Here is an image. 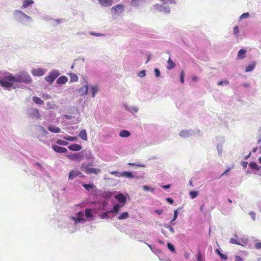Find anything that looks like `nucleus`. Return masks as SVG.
Wrapping results in <instances>:
<instances>
[{
  "instance_id": "nucleus-1",
  "label": "nucleus",
  "mask_w": 261,
  "mask_h": 261,
  "mask_svg": "<svg viewBox=\"0 0 261 261\" xmlns=\"http://www.w3.org/2000/svg\"><path fill=\"white\" fill-rule=\"evenodd\" d=\"M93 217L92 210L86 208L84 212L83 211H80L69 217V221L67 222L66 227L70 233H73L77 230L80 224H84L87 220H92Z\"/></svg>"
},
{
  "instance_id": "nucleus-2",
  "label": "nucleus",
  "mask_w": 261,
  "mask_h": 261,
  "mask_svg": "<svg viewBox=\"0 0 261 261\" xmlns=\"http://www.w3.org/2000/svg\"><path fill=\"white\" fill-rule=\"evenodd\" d=\"M115 199L118 201V203L115 204L110 211L101 212L100 217L101 219L112 218L118 214L120 208L123 206L126 201V197L121 193H118L114 196Z\"/></svg>"
},
{
  "instance_id": "nucleus-3",
  "label": "nucleus",
  "mask_w": 261,
  "mask_h": 261,
  "mask_svg": "<svg viewBox=\"0 0 261 261\" xmlns=\"http://www.w3.org/2000/svg\"><path fill=\"white\" fill-rule=\"evenodd\" d=\"M14 76L13 74L7 72L0 71V86L8 90H10L12 88L15 89L14 86L15 82Z\"/></svg>"
},
{
  "instance_id": "nucleus-4",
  "label": "nucleus",
  "mask_w": 261,
  "mask_h": 261,
  "mask_svg": "<svg viewBox=\"0 0 261 261\" xmlns=\"http://www.w3.org/2000/svg\"><path fill=\"white\" fill-rule=\"evenodd\" d=\"M13 15L15 20L23 25L30 26L33 22V18L21 10H14Z\"/></svg>"
},
{
  "instance_id": "nucleus-5",
  "label": "nucleus",
  "mask_w": 261,
  "mask_h": 261,
  "mask_svg": "<svg viewBox=\"0 0 261 261\" xmlns=\"http://www.w3.org/2000/svg\"><path fill=\"white\" fill-rule=\"evenodd\" d=\"M15 78V82L22 83L26 84H30L32 82L31 76L27 72L22 71L18 74L14 75Z\"/></svg>"
},
{
  "instance_id": "nucleus-6",
  "label": "nucleus",
  "mask_w": 261,
  "mask_h": 261,
  "mask_svg": "<svg viewBox=\"0 0 261 261\" xmlns=\"http://www.w3.org/2000/svg\"><path fill=\"white\" fill-rule=\"evenodd\" d=\"M81 169L87 174H94L97 175L100 172V170L99 169L90 167L86 163L82 164Z\"/></svg>"
},
{
  "instance_id": "nucleus-7",
  "label": "nucleus",
  "mask_w": 261,
  "mask_h": 261,
  "mask_svg": "<svg viewBox=\"0 0 261 261\" xmlns=\"http://www.w3.org/2000/svg\"><path fill=\"white\" fill-rule=\"evenodd\" d=\"M59 71L53 70L50 71L48 75L45 77V80L49 84H52L55 79L60 75Z\"/></svg>"
},
{
  "instance_id": "nucleus-8",
  "label": "nucleus",
  "mask_w": 261,
  "mask_h": 261,
  "mask_svg": "<svg viewBox=\"0 0 261 261\" xmlns=\"http://www.w3.org/2000/svg\"><path fill=\"white\" fill-rule=\"evenodd\" d=\"M154 7V9L161 12L168 14L170 12V7L164 2L161 4H155Z\"/></svg>"
},
{
  "instance_id": "nucleus-9",
  "label": "nucleus",
  "mask_w": 261,
  "mask_h": 261,
  "mask_svg": "<svg viewBox=\"0 0 261 261\" xmlns=\"http://www.w3.org/2000/svg\"><path fill=\"white\" fill-rule=\"evenodd\" d=\"M80 157L81 160L85 159L88 161H92L93 159L92 152L90 150H84L81 151Z\"/></svg>"
},
{
  "instance_id": "nucleus-10",
  "label": "nucleus",
  "mask_w": 261,
  "mask_h": 261,
  "mask_svg": "<svg viewBox=\"0 0 261 261\" xmlns=\"http://www.w3.org/2000/svg\"><path fill=\"white\" fill-rule=\"evenodd\" d=\"M196 134V132L194 130L187 129L182 130L179 133V135L182 138H187L190 137L194 136Z\"/></svg>"
},
{
  "instance_id": "nucleus-11",
  "label": "nucleus",
  "mask_w": 261,
  "mask_h": 261,
  "mask_svg": "<svg viewBox=\"0 0 261 261\" xmlns=\"http://www.w3.org/2000/svg\"><path fill=\"white\" fill-rule=\"evenodd\" d=\"M109 203L106 201H103L101 202L98 203L95 205V208L94 209V212L97 213L100 211H107V207Z\"/></svg>"
},
{
  "instance_id": "nucleus-12",
  "label": "nucleus",
  "mask_w": 261,
  "mask_h": 261,
  "mask_svg": "<svg viewBox=\"0 0 261 261\" xmlns=\"http://www.w3.org/2000/svg\"><path fill=\"white\" fill-rule=\"evenodd\" d=\"M217 140L220 141V143L218 144L217 145V149L218 152L219 156H221L222 153V144L224 142V138L222 137H217Z\"/></svg>"
},
{
  "instance_id": "nucleus-13",
  "label": "nucleus",
  "mask_w": 261,
  "mask_h": 261,
  "mask_svg": "<svg viewBox=\"0 0 261 261\" xmlns=\"http://www.w3.org/2000/svg\"><path fill=\"white\" fill-rule=\"evenodd\" d=\"M123 107H124L125 110L129 112L132 114L136 113L138 112L139 109L136 106H129L126 103H124Z\"/></svg>"
},
{
  "instance_id": "nucleus-14",
  "label": "nucleus",
  "mask_w": 261,
  "mask_h": 261,
  "mask_svg": "<svg viewBox=\"0 0 261 261\" xmlns=\"http://www.w3.org/2000/svg\"><path fill=\"white\" fill-rule=\"evenodd\" d=\"M82 173L78 170H72L70 171L68 175V179L73 180L79 175H81Z\"/></svg>"
},
{
  "instance_id": "nucleus-15",
  "label": "nucleus",
  "mask_w": 261,
  "mask_h": 261,
  "mask_svg": "<svg viewBox=\"0 0 261 261\" xmlns=\"http://www.w3.org/2000/svg\"><path fill=\"white\" fill-rule=\"evenodd\" d=\"M89 90V86L87 82H85V84L81 87V88L79 90V93L80 95L83 96L84 95H86L88 93Z\"/></svg>"
},
{
  "instance_id": "nucleus-16",
  "label": "nucleus",
  "mask_w": 261,
  "mask_h": 261,
  "mask_svg": "<svg viewBox=\"0 0 261 261\" xmlns=\"http://www.w3.org/2000/svg\"><path fill=\"white\" fill-rule=\"evenodd\" d=\"M31 73L34 76H41L45 74V71L43 68H39L33 69Z\"/></svg>"
},
{
  "instance_id": "nucleus-17",
  "label": "nucleus",
  "mask_w": 261,
  "mask_h": 261,
  "mask_svg": "<svg viewBox=\"0 0 261 261\" xmlns=\"http://www.w3.org/2000/svg\"><path fill=\"white\" fill-rule=\"evenodd\" d=\"M53 149L57 153H65L67 151V149L63 147H61L57 145H52Z\"/></svg>"
},
{
  "instance_id": "nucleus-18",
  "label": "nucleus",
  "mask_w": 261,
  "mask_h": 261,
  "mask_svg": "<svg viewBox=\"0 0 261 261\" xmlns=\"http://www.w3.org/2000/svg\"><path fill=\"white\" fill-rule=\"evenodd\" d=\"M30 115L31 117L36 119H39L41 116L39 111L37 109H32L30 112Z\"/></svg>"
},
{
  "instance_id": "nucleus-19",
  "label": "nucleus",
  "mask_w": 261,
  "mask_h": 261,
  "mask_svg": "<svg viewBox=\"0 0 261 261\" xmlns=\"http://www.w3.org/2000/svg\"><path fill=\"white\" fill-rule=\"evenodd\" d=\"M124 9V7L122 5L118 4L112 8L111 10L114 13H121Z\"/></svg>"
},
{
  "instance_id": "nucleus-20",
  "label": "nucleus",
  "mask_w": 261,
  "mask_h": 261,
  "mask_svg": "<svg viewBox=\"0 0 261 261\" xmlns=\"http://www.w3.org/2000/svg\"><path fill=\"white\" fill-rule=\"evenodd\" d=\"M68 148L70 150L72 151H79L82 149V147L80 145L77 144H72L68 146Z\"/></svg>"
},
{
  "instance_id": "nucleus-21",
  "label": "nucleus",
  "mask_w": 261,
  "mask_h": 261,
  "mask_svg": "<svg viewBox=\"0 0 261 261\" xmlns=\"http://www.w3.org/2000/svg\"><path fill=\"white\" fill-rule=\"evenodd\" d=\"M34 3L33 0H23L22 5L21 7V9H24L27 8L30 5H33Z\"/></svg>"
},
{
  "instance_id": "nucleus-22",
  "label": "nucleus",
  "mask_w": 261,
  "mask_h": 261,
  "mask_svg": "<svg viewBox=\"0 0 261 261\" xmlns=\"http://www.w3.org/2000/svg\"><path fill=\"white\" fill-rule=\"evenodd\" d=\"M68 158L72 160H75L77 162H80L81 161L80 157V152L77 153H73L71 154H69L68 155Z\"/></svg>"
},
{
  "instance_id": "nucleus-23",
  "label": "nucleus",
  "mask_w": 261,
  "mask_h": 261,
  "mask_svg": "<svg viewBox=\"0 0 261 261\" xmlns=\"http://www.w3.org/2000/svg\"><path fill=\"white\" fill-rule=\"evenodd\" d=\"M89 88H90V92L91 93L92 96L94 97L98 92V87L97 86L90 85L89 86Z\"/></svg>"
},
{
  "instance_id": "nucleus-24",
  "label": "nucleus",
  "mask_w": 261,
  "mask_h": 261,
  "mask_svg": "<svg viewBox=\"0 0 261 261\" xmlns=\"http://www.w3.org/2000/svg\"><path fill=\"white\" fill-rule=\"evenodd\" d=\"M68 80V78L66 76L62 75L57 79L56 82L59 85L65 84L67 82Z\"/></svg>"
},
{
  "instance_id": "nucleus-25",
  "label": "nucleus",
  "mask_w": 261,
  "mask_h": 261,
  "mask_svg": "<svg viewBox=\"0 0 261 261\" xmlns=\"http://www.w3.org/2000/svg\"><path fill=\"white\" fill-rule=\"evenodd\" d=\"M47 128L50 132L55 133H59L61 131V129L59 127L53 125H49Z\"/></svg>"
},
{
  "instance_id": "nucleus-26",
  "label": "nucleus",
  "mask_w": 261,
  "mask_h": 261,
  "mask_svg": "<svg viewBox=\"0 0 261 261\" xmlns=\"http://www.w3.org/2000/svg\"><path fill=\"white\" fill-rule=\"evenodd\" d=\"M125 177L128 178H133L134 175L132 172L130 171H123L121 173V177Z\"/></svg>"
},
{
  "instance_id": "nucleus-27",
  "label": "nucleus",
  "mask_w": 261,
  "mask_h": 261,
  "mask_svg": "<svg viewBox=\"0 0 261 261\" xmlns=\"http://www.w3.org/2000/svg\"><path fill=\"white\" fill-rule=\"evenodd\" d=\"M119 135L122 138H127L130 136V133L127 130L123 129L120 132Z\"/></svg>"
},
{
  "instance_id": "nucleus-28",
  "label": "nucleus",
  "mask_w": 261,
  "mask_h": 261,
  "mask_svg": "<svg viewBox=\"0 0 261 261\" xmlns=\"http://www.w3.org/2000/svg\"><path fill=\"white\" fill-rule=\"evenodd\" d=\"M144 2L143 0H132L130 4L134 7H139L142 3Z\"/></svg>"
},
{
  "instance_id": "nucleus-29",
  "label": "nucleus",
  "mask_w": 261,
  "mask_h": 261,
  "mask_svg": "<svg viewBox=\"0 0 261 261\" xmlns=\"http://www.w3.org/2000/svg\"><path fill=\"white\" fill-rule=\"evenodd\" d=\"M99 3L103 6H110L112 5L111 0H98Z\"/></svg>"
},
{
  "instance_id": "nucleus-30",
  "label": "nucleus",
  "mask_w": 261,
  "mask_h": 261,
  "mask_svg": "<svg viewBox=\"0 0 261 261\" xmlns=\"http://www.w3.org/2000/svg\"><path fill=\"white\" fill-rule=\"evenodd\" d=\"M79 137L84 141H86L87 140V132L86 129H82L80 134Z\"/></svg>"
},
{
  "instance_id": "nucleus-31",
  "label": "nucleus",
  "mask_w": 261,
  "mask_h": 261,
  "mask_svg": "<svg viewBox=\"0 0 261 261\" xmlns=\"http://www.w3.org/2000/svg\"><path fill=\"white\" fill-rule=\"evenodd\" d=\"M256 63L255 62H253L252 64H250L249 65H248L245 69V71L246 72H251L252 71L255 67Z\"/></svg>"
},
{
  "instance_id": "nucleus-32",
  "label": "nucleus",
  "mask_w": 261,
  "mask_h": 261,
  "mask_svg": "<svg viewBox=\"0 0 261 261\" xmlns=\"http://www.w3.org/2000/svg\"><path fill=\"white\" fill-rule=\"evenodd\" d=\"M69 75L70 76V83L76 82L78 81L79 77L76 74H75L74 73H69Z\"/></svg>"
},
{
  "instance_id": "nucleus-33",
  "label": "nucleus",
  "mask_w": 261,
  "mask_h": 261,
  "mask_svg": "<svg viewBox=\"0 0 261 261\" xmlns=\"http://www.w3.org/2000/svg\"><path fill=\"white\" fill-rule=\"evenodd\" d=\"M249 166L250 168L254 169L255 171H258L259 170V166L254 162H251L249 163Z\"/></svg>"
},
{
  "instance_id": "nucleus-34",
  "label": "nucleus",
  "mask_w": 261,
  "mask_h": 261,
  "mask_svg": "<svg viewBox=\"0 0 261 261\" xmlns=\"http://www.w3.org/2000/svg\"><path fill=\"white\" fill-rule=\"evenodd\" d=\"M246 53V50L244 49H241L238 53V57L240 59H243Z\"/></svg>"
},
{
  "instance_id": "nucleus-35",
  "label": "nucleus",
  "mask_w": 261,
  "mask_h": 261,
  "mask_svg": "<svg viewBox=\"0 0 261 261\" xmlns=\"http://www.w3.org/2000/svg\"><path fill=\"white\" fill-rule=\"evenodd\" d=\"M129 217V214L127 212H125L121 213L118 217V219L119 220H124L127 219Z\"/></svg>"
},
{
  "instance_id": "nucleus-36",
  "label": "nucleus",
  "mask_w": 261,
  "mask_h": 261,
  "mask_svg": "<svg viewBox=\"0 0 261 261\" xmlns=\"http://www.w3.org/2000/svg\"><path fill=\"white\" fill-rule=\"evenodd\" d=\"M33 100L35 103L40 105H42L44 103L43 101L40 98L37 96H34L33 97Z\"/></svg>"
},
{
  "instance_id": "nucleus-37",
  "label": "nucleus",
  "mask_w": 261,
  "mask_h": 261,
  "mask_svg": "<svg viewBox=\"0 0 261 261\" xmlns=\"http://www.w3.org/2000/svg\"><path fill=\"white\" fill-rule=\"evenodd\" d=\"M83 187L88 191H90L95 187L94 185L92 183L90 184H84L83 185Z\"/></svg>"
},
{
  "instance_id": "nucleus-38",
  "label": "nucleus",
  "mask_w": 261,
  "mask_h": 261,
  "mask_svg": "<svg viewBox=\"0 0 261 261\" xmlns=\"http://www.w3.org/2000/svg\"><path fill=\"white\" fill-rule=\"evenodd\" d=\"M167 63L168 64L167 68L169 70L173 69L175 66V64L170 58L167 61Z\"/></svg>"
},
{
  "instance_id": "nucleus-39",
  "label": "nucleus",
  "mask_w": 261,
  "mask_h": 261,
  "mask_svg": "<svg viewBox=\"0 0 261 261\" xmlns=\"http://www.w3.org/2000/svg\"><path fill=\"white\" fill-rule=\"evenodd\" d=\"M63 138L65 140L69 141H75L77 139L76 137H72V136H70L68 135H66L65 136L63 137Z\"/></svg>"
},
{
  "instance_id": "nucleus-40",
  "label": "nucleus",
  "mask_w": 261,
  "mask_h": 261,
  "mask_svg": "<svg viewBox=\"0 0 261 261\" xmlns=\"http://www.w3.org/2000/svg\"><path fill=\"white\" fill-rule=\"evenodd\" d=\"M189 195L192 199H195L198 195V192L197 191H191L189 192Z\"/></svg>"
},
{
  "instance_id": "nucleus-41",
  "label": "nucleus",
  "mask_w": 261,
  "mask_h": 261,
  "mask_svg": "<svg viewBox=\"0 0 261 261\" xmlns=\"http://www.w3.org/2000/svg\"><path fill=\"white\" fill-rule=\"evenodd\" d=\"M143 189L145 191H150L152 193L154 192V189L150 188L148 185H144L142 186Z\"/></svg>"
},
{
  "instance_id": "nucleus-42",
  "label": "nucleus",
  "mask_w": 261,
  "mask_h": 261,
  "mask_svg": "<svg viewBox=\"0 0 261 261\" xmlns=\"http://www.w3.org/2000/svg\"><path fill=\"white\" fill-rule=\"evenodd\" d=\"M255 248L257 250L261 249V241L257 239L255 241Z\"/></svg>"
},
{
  "instance_id": "nucleus-43",
  "label": "nucleus",
  "mask_w": 261,
  "mask_h": 261,
  "mask_svg": "<svg viewBox=\"0 0 261 261\" xmlns=\"http://www.w3.org/2000/svg\"><path fill=\"white\" fill-rule=\"evenodd\" d=\"M56 143L59 145H64V146H66L68 144V142L63 140H61V139L57 140L56 141Z\"/></svg>"
},
{
  "instance_id": "nucleus-44",
  "label": "nucleus",
  "mask_w": 261,
  "mask_h": 261,
  "mask_svg": "<svg viewBox=\"0 0 261 261\" xmlns=\"http://www.w3.org/2000/svg\"><path fill=\"white\" fill-rule=\"evenodd\" d=\"M229 242L230 243L233 244H237L238 245H243L242 244V243L239 241H237V240H236L235 239H233V238H231L229 240Z\"/></svg>"
},
{
  "instance_id": "nucleus-45",
  "label": "nucleus",
  "mask_w": 261,
  "mask_h": 261,
  "mask_svg": "<svg viewBox=\"0 0 261 261\" xmlns=\"http://www.w3.org/2000/svg\"><path fill=\"white\" fill-rule=\"evenodd\" d=\"M168 249L171 252H174L175 251V249L173 245H172L170 243H168L167 244Z\"/></svg>"
},
{
  "instance_id": "nucleus-46",
  "label": "nucleus",
  "mask_w": 261,
  "mask_h": 261,
  "mask_svg": "<svg viewBox=\"0 0 261 261\" xmlns=\"http://www.w3.org/2000/svg\"><path fill=\"white\" fill-rule=\"evenodd\" d=\"M147 245L148 246V247L150 248V249L151 250V251L153 252L158 253L159 252H160V250H159L158 249L156 248L155 247H152L151 245H150L149 244H147Z\"/></svg>"
},
{
  "instance_id": "nucleus-47",
  "label": "nucleus",
  "mask_w": 261,
  "mask_h": 261,
  "mask_svg": "<svg viewBox=\"0 0 261 261\" xmlns=\"http://www.w3.org/2000/svg\"><path fill=\"white\" fill-rule=\"evenodd\" d=\"M161 1L166 5H167V4H174V5H175L176 4V2L175 0H161Z\"/></svg>"
},
{
  "instance_id": "nucleus-48",
  "label": "nucleus",
  "mask_w": 261,
  "mask_h": 261,
  "mask_svg": "<svg viewBox=\"0 0 261 261\" xmlns=\"http://www.w3.org/2000/svg\"><path fill=\"white\" fill-rule=\"evenodd\" d=\"M219 86L227 85L229 84V82L227 80L220 81L217 84Z\"/></svg>"
},
{
  "instance_id": "nucleus-49",
  "label": "nucleus",
  "mask_w": 261,
  "mask_h": 261,
  "mask_svg": "<svg viewBox=\"0 0 261 261\" xmlns=\"http://www.w3.org/2000/svg\"><path fill=\"white\" fill-rule=\"evenodd\" d=\"M89 34L90 35L96 36V37H101L105 36V34H101V33H95L94 32H89Z\"/></svg>"
},
{
  "instance_id": "nucleus-50",
  "label": "nucleus",
  "mask_w": 261,
  "mask_h": 261,
  "mask_svg": "<svg viewBox=\"0 0 261 261\" xmlns=\"http://www.w3.org/2000/svg\"><path fill=\"white\" fill-rule=\"evenodd\" d=\"M184 76H185V72H184V71L182 70L180 73V82L182 84H183L185 81Z\"/></svg>"
},
{
  "instance_id": "nucleus-51",
  "label": "nucleus",
  "mask_w": 261,
  "mask_h": 261,
  "mask_svg": "<svg viewBox=\"0 0 261 261\" xmlns=\"http://www.w3.org/2000/svg\"><path fill=\"white\" fill-rule=\"evenodd\" d=\"M249 16L248 12L244 13L240 16V20H242L244 18H247Z\"/></svg>"
},
{
  "instance_id": "nucleus-52",
  "label": "nucleus",
  "mask_w": 261,
  "mask_h": 261,
  "mask_svg": "<svg viewBox=\"0 0 261 261\" xmlns=\"http://www.w3.org/2000/svg\"><path fill=\"white\" fill-rule=\"evenodd\" d=\"M248 239L247 238H243L241 239V241H240L243 246H245V245H247L248 243Z\"/></svg>"
},
{
  "instance_id": "nucleus-53",
  "label": "nucleus",
  "mask_w": 261,
  "mask_h": 261,
  "mask_svg": "<svg viewBox=\"0 0 261 261\" xmlns=\"http://www.w3.org/2000/svg\"><path fill=\"white\" fill-rule=\"evenodd\" d=\"M121 172H119V171H111V172H110V173L112 175H115L117 177H121Z\"/></svg>"
},
{
  "instance_id": "nucleus-54",
  "label": "nucleus",
  "mask_w": 261,
  "mask_h": 261,
  "mask_svg": "<svg viewBox=\"0 0 261 261\" xmlns=\"http://www.w3.org/2000/svg\"><path fill=\"white\" fill-rule=\"evenodd\" d=\"M39 129L40 131H41L44 135H47L48 134L47 131L45 129V128L42 126H39Z\"/></svg>"
},
{
  "instance_id": "nucleus-55",
  "label": "nucleus",
  "mask_w": 261,
  "mask_h": 261,
  "mask_svg": "<svg viewBox=\"0 0 261 261\" xmlns=\"http://www.w3.org/2000/svg\"><path fill=\"white\" fill-rule=\"evenodd\" d=\"M197 261H204L202 254L200 252H199L197 254Z\"/></svg>"
},
{
  "instance_id": "nucleus-56",
  "label": "nucleus",
  "mask_w": 261,
  "mask_h": 261,
  "mask_svg": "<svg viewBox=\"0 0 261 261\" xmlns=\"http://www.w3.org/2000/svg\"><path fill=\"white\" fill-rule=\"evenodd\" d=\"M154 71L155 75L156 77H159L160 76L161 72H160L159 69L156 68L154 69Z\"/></svg>"
},
{
  "instance_id": "nucleus-57",
  "label": "nucleus",
  "mask_w": 261,
  "mask_h": 261,
  "mask_svg": "<svg viewBox=\"0 0 261 261\" xmlns=\"http://www.w3.org/2000/svg\"><path fill=\"white\" fill-rule=\"evenodd\" d=\"M233 33L236 36H238L239 33V27L238 25L235 26L233 28Z\"/></svg>"
},
{
  "instance_id": "nucleus-58",
  "label": "nucleus",
  "mask_w": 261,
  "mask_h": 261,
  "mask_svg": "<svg viewBox=\"0 0 261 261\" xmlns=\"http://www.w3.org/2000/svg\"><path fill=\"white\" fill-rule=\"evenodd\" d=\"M146 75V71L145 70H141L139 73L138 76L140 77H144Z\"/></svg>"
},
{
  "instance_id": "nucleus-59",
  "label": "nucleus",
  "mask_w": 261,
  "mask_h": 261,
  "mask_svg": "<svg viewBox=\"0 0 261 261\" xmlns=\"http://www.w3.org/2000/svg\"><path fill=\"white\" fill-rule=\"evenodd\" d=\"M219 256L222 259L226 260L227 259V254H222L221 253L220 254H219Z\"/></svg>"
},
{
  "instance_id": "nucleus-60",
  "label": "nucleus",
  "mask_w": 261,
  "mask_h": 261,
  "mask_svg": "<svg viewBox=\"0 0 261 261\" xmlns=\"http://www.w3.org/2000/svg\"><path fill=\"white\" fill-rule=\"evenodd\" d=\"M178 215V210H176L174 211L173 219L176 220Z\"/></svg>"
},
{
  "instance_id": "nucleus-61",
  "label": "nucleus",
  "mask_w": 261,
  "mask_h": 261,
  "mask_svg": "<svg viewBox=\"0 0 261 261\" xmlns=\"http://www.w3.org/2000/svg\"><path fill=\"white\" fill-rule=\"evenodd\" d=\"M166 201H167L168 203H169V204H173V202H174L173 199L172 198H169H169H167L166 199Z\"/></svg>"
},
{
  "instance_id": "nucleus-62",
  "label": "nucleus",
  "mask_w": 261,
  "mask_h": 261,
  "mask_svg": "<svg viewBox=\"0 0 261 261\" xmlns=\"http://www.w3.org/2000/svg\"><path fill=\"white\" fill-rule=\"evenodd\" d=\"M249 214L251 216L252 219L254 221L255 220V214L253 212H250Z\"/></svg>"
},
{
  "instance_id": "nucleus-63",
  "label": "nucleus",
  "mask_w": 261,
  "mask_h": 261,
  "mask_svg": "<svg viewBox=\"0 0 261 261\" xmlns=\"http://www.w3.org/2000/svg\"><path fill=\"white\" fill-rule=\"evenodd\" d=\"M232 168L233 167H228L227 169L222 173L221 176L226 175L227 172L231 170Z\"/></svg>"
},
{
  "instance_id": "nucleus-64",
  "label": "nucleus",
  "mask_w": 261,
  "mask_h": 261,
  "mask_svg": "<svg viewBox=\"0 0 261 261\" xmlns=\"http://www.w3.org/2000/svg\"><path fill=\"white\" fill-rule=\"evenodd\" d=\"M165 227H166L167 228L169 229V230L172 232V233H174V230L173 229V228L169 225H165Z\"/></svg>"
}]
</instances>
